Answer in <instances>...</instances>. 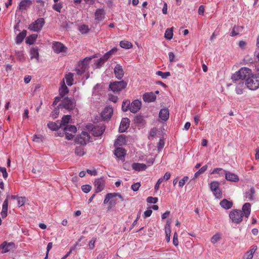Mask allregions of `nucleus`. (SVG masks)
I'll list each match as a JSON object with an SVG mask.
<instances>
[{
	"instance_id": "f257e3e1",
	"label": "nucleus",
	"mask_w": 259,
	"mask_h": 259,
	"mask_svg": "<svg viewBox=\"0 0 259 259\" xmlns=\"http://www.w3.org/2000/svg\"><path fill=\"white\" fill-rule=\"evenodd\" d=\"M245 84L249 90H256L259 88V77L256 75L248 77L246 80Z\"/></svg>"
},
{
	"instance_id": "f03ea898",
	"label": "nucleus",
	"mask_w": 259,
	"mask_h": 259,
	"mask_svg": "<svg viewBox=\"0 0 259 259\" xmlns=\"http://www.w3.org/2000/svg\"><path fill=\"white\" fill-rule=\"evenodd\" d=\"M76 103L73 99H71L68 97L65 98L59 105L61 108H65L69 111L74 109L75 107Z\"/></svg>"
},
{
	"instance_id": "7ed1b4c3",
	"label": "nucleus",
	"mask_w": 259,
	"mask_h": 259,
	"mask_svg": "<svg viewBox=\"0 0 259 259\" xmlns=\"http://www.w3.org/2000/svg\"><path fill=\"white\" fill-rule=\"evenodd\" d=\"M127 82L124 80L114 81L110 84L109 88L114 93H119L125 88Z\"/></svg>"
},
{
	"instance_id": "20e7f679",
	"label": "nucleus",
	"mask_w": 259,
	"mask_h": 259,
	"mask_svg": "<svg viewBox=\"0 0 259 259\" xmlns=\"http://www.w3.org/2000/svg\"><path fill=\"white\" fill-rule=\"evenodd\" d=\"M229 217L233 223L239 224L242 221L243 212L240 210L235 209L230 212Z\"/></svg>"
},
{
	"instance_id": "39448f33",
	"label": "nucleus",
	"mask_w": 259,
	"mask_h": 259,
	"mask_svg": "<svg viewBox=\"0 0 259 259\" xmlns=\"http://www.w3.org/2000/svg\"><path fill=\"white\" fill-rule=\"evenodd\" d=\"M45 24V20L44 18L37 19L34 22L31 23L28 29L35 32L40 31Z\"/></svg>"
},
{
	"instance_id": "423d86ee",
	"label": "nucleus",
	"mask_w": 259,
	"mask_h": 259,
	"mask_svg": "<svg viewBox=\"0 0 259 259\" xmlns=\"http://www.w3.org/2000/svg\"><path fill=\"white\" fill-rule=\"evenodd\" d=\"M64 132L66 135V139L70 140L74 137V135L76 132V127L72 125H67L63 127Z\"/></svg>"
},
{
	"instance_id": "0eeeda50",
	"label": "nucleus",
	"mask_w": 259,
	"mask_h": 259,
	"mask_svg": "<svg viewBox=\"0 0 259 259\" xmlns=\"http://www.w3.org/2000/svg\"><path fill=\"white\" fill-rule=\"evenodd\" d=\"M90 136L87 132H82L75 139L76 142L82 145H86L89 142Z\"/></svg>"
},
{
	"instance_id": "6e6552de",
	"label": "nucleus",
	"mask_w": 259,
	"mask_h": 259,
	"mask_svg": "<svg viewBox=\"0 0 259 259\" xmlns=\"http://www.w3.org/2000/svg\"><path fill=\"white\" fill-rule=\"evenodd\" d=\"M15 248V245L13 242L8 243L6 241H4L0 245V250H2L1 252L3 253L9 252L11 250H13Z\"/></svg>"
},
{
	"instance_id": "1a4fd4ad",
	"label": "nucleus",
	"mask_w": 259,
	"mask_h": 259,
	"mask_svg": "<svg viewBox=\"0 0 259 259\" xmlns=\"http://www.w3.org/2000/svg\"><path fill=\"white\" fill-rule=\"evenodd\" d=\"M105 180L101 178L96 179L95 181L94 185L95 187V193H99L101 192L105 187Z\"/></svg>"
},
{
	"instance_id": "9d476101",
	"label": "nucleus",
	"mask_w": 259,
	"mask_h": 259,
	"mask_svg": "<svg viewBox=\"0 0 259 259\" xmlns=\"http://www.w3.org/2000/svg\"><path fill=\"white\" fill-rule=\"evenodd\" d=\"M91 126L92 133L95 137L101 136L105 130V127L104 125H99L94 126L91 125Z\"/></svg>"
},
{
	"instance_id": "9b49d317",
	"label": "nucleus",
	"mask_w": 259,
	"mask_h": 259,
	"mask_svg": "<svg viewBox=\"0 0 259 259\" xmlns=\"http://www.w3.org/2000/svg\"><path fill=\"white\" fill-rule=\"evenodd\" d=\"M52 48L54 52L57 54L65 52L66 50V48L65 46L61 42L58 41L53 43Z\"/></svg>"
},
{
	"instance_id": "f8f14e48",
	"label": "nucleus",
	"mask_w": 259,
	"mask_h": 259,
	"mask_svg": "<svg viewBox=\"0 0 259 259\" xmlns=\"http://www.w3.org/2000/svg\"><path fill=\"white\" fill-rule=\"evenodd\" d=\"M113 109L112 107L108 106L104 108L101 113L102 117L104 120H108L113 114Z\"/></svg>"
},
{
	"instance_id": "ddd939ff",
	"label": "nucleus",
	"mask_w": 259,
	"mask_h": 259,
	"mask_svg": "<svg viewBox=\"0 0 259 259\" xmlns=\"http://www.w3.org/2000/svg\"><path fill=\"white\" fill-rule=\"evenodd\" d=\"M141 102L139 100H134L130 105V110L131 112L136 113L141 108Z\"/></svg>"
},
{
	"instance_id": "4468645a",
	"label": "nucleus",
	"mask_w": 259,
	"mask_h": 259,
	"mask_svg": "<svg viewBox=\"0 0 259 259\" xmlns=\"http://www.w3.org/2000/svg\"><path fill=\"white\" fill-rule=\"evenodd\" d=\"M114 72L116 78L119 80L121 79L124 75V71L120 64H117L114 69Z\"/></svg>"
},
{
	"instance_id": "2eb2a0df",
	"label": "nucleus",
	"mask_w": 259,
	"mask_h": 259,
	"mask_svg": "<svg viewBox=\"0 0 259 259\" xmlns=\"http://www.w3.org/2000/svg\"><path fill=\"white\" fill-rule=\"evenodd\" d=\"M130 125V119L127 118H123L120 122L119 131L120 133L124 132Z\"/></svg>"
},
{
	"instance_id": "dca6fc26",
	"label": "nucleus",
	"mask_w": 259,
	"mask_h": 259,
	"mask_svg": "<svg viewBox=\"0 0 259 259\" xmlns=\"http://www.w3.org/2000/svg\"><path fill=\"white\" fill-rule=\"evenodd\" d=\"M9 196H8L6 199L4 200L3 206L2 210L1 211V215L3 219H5L7 216V211L8 208V203H9Z\"/></svg>"
},
{
	"instance_id": "f3484780",
	"label": "nucleus",
	"mask_w": 259,
	"mask_h": 259,
	"mask_svg": "<svg viewBox=\"0 0 259 259\" xmlns=\"http://www.w3.org/2000/svg\"><path fill=\"white\" fill-rule=\"evenodd\" d=\"M241 80L245 79L246 77L249 76L251 73V70L247 67H242L238 71Z\"/></svg>"
},
{
	"instance_id": "a211bd4d",
	"label": "nucleus",
	"mask_w": 259,
	"mask_h": 259,
	"mask_svg": "<svg viewBox=\"0 0 259 259\" xmlns=\"http://www.w3.org/2000/svg\"><path fill=\"white\" fill-rule=\"evenodd\" d=\"M32 4L31 0H22L19 4V9L22 11L27 10Z\"/></svg>"
},
{
	"instance_id": "6ab92c4d",
	"label": "nucleus",
	"mask_w": 259,
	"mask_h": 259,
	"mask_svg": "<svg viewBox=\"0 0 259 259\" xmlns=\"http://www.w3.org/2000/svg\"><path fill=\"white\" fill-rule=\"evenodd\" d=\"M156 95L152 92L146 93L143 95V99L145 102H151L156 99Z\"/></svg>"
},
{
	"instance_id": "aec40b11",
	"label": "nucleus",
	"mask_w": 259,
	"mask_h": 259,
	"mask_svg": "<svg viewBox=\"0 0 259 259\" xmlns=\"http://www.w3.org/2000/svg\"><path fill=\"white\" fill-rule=\"evenodd\" d=\"M105 12L104 10L98 9L95 13V19L96 21L100 22L102 21L105 18Z\"/></svg>"
},
{
	"instance_id": "412c9836",
	"label": "nucleus",
	"mask_w": 259,
	"mask_h": 259,
	"mask_svg": "<svg viewBox=\"0 0 259 259\" xmlns=\"http://www.w3.org/2000/svg\"><path fill=\"white\" fill-rule=\"evenodd\" d=\"M225 178L227 181H231V182H238L239 181L238 176L232 173L230 171H226L225 173Z\"/></svg>"
},
{
	"instance_id": "4be33fe9",
	"label": "nucleus",
	"mask_w": 259,
	"mask_h": 259,
	"mask_svg": "<svg viewBox=\"0 0 259 259\" xmlns=\"http://www.w3.org/2000/svg\"><path fill=\"white\" fill-rule=\"evenodd\" d=\"M159 118L163 120L166 121L169 118V110L166 108H162L160 110L159 113Z\"/></svg>"
},
{
	"instance_id": "5701e85b",
	"label": "nucleus",
	"mask_w": 259,
	"mask_h": 259,
	"mask_svg": "<svg viewBox=\"0 0 259 259\" xmlns=\"http://www.w3.org/2000/svg\"><path fill=\"white\" fill-rule=\"evenodd\" d=\"M117 196H118V197L120 198L122 200H123V197L120 194H119L116 193H108L107 194H106L105 198L104 200V204H107L108 202L110 201V199L113 198L114 197Z\"/></svg>"
},
{
	"instance_id": "b1692460",
	"label": "nucleus",
	"mask_w": 259,
	"mask_h": 259,
	"mask_svg": "<svg viewBox=\"0 0 259 259\" xmlns=\"http://www.w3.org/2000/svg\"><path fill=\"white\" fill-rule=\"evenodd\" d=\"M251 211V205L249 203H245L242 206V212L244 216L248 218Z\"/></svg>"
},
{
	"instance_id": "393cba45",
	"label": "nucleus",
	"mask_w": 259,
	"mask_h": 259,
	"mask_svg": "<svg viewBox=\"0 0 259 259\" xmlns=\"http://www.w3.org/2000/svg\"><path fill=\"white\" fill-rule=\"evenodd\" d=\"M257 248V246H252V248L245 253L244 255V258L245 259H252L253 254L256 250Z\"/></svg>"
},
{
	"instance_id": "a878e982",
	"label": "nucleus",
	"mask_w": 259,
	"mask_h": 259,
	"mask_svg": "<svg viewBox=\"0 0 259 259\" xmlns=\"http://www.w3.org/2000/svg\"><path fill=\"white\" fill-rule=\"evenodd\" d=\"M114 154L117 157L122 158L126 154V151L122 148L118 147L114 150Z\"/></svg>"
},
{
	"instance_id": "bb28decb",
	"label": "nucleus",
	"mask_w": 259,
	"mask_h": 259,
	"mask_svg": "<svg viewBox=\"0 0 259 259\" xmlns=\"http://www.w3.org/2000/svg\"><path fill=\"white\" fill-rule=\"evenodd\" d=\"M132 167L135 170L140 171L146 170L147 166L144 163H133L132 164Z\"/></svg>"
},
{
	"instance_id": "cd10ccee",
	"label": "nucleus",
	"mask_w": 259,
	"mask_h": 259,
	"mask_svg": "<svg viewBox=\"0 0 259 259\" xmlns=\"http://www.w3.org/2000/svg\"><path fill=\"white\" fill-rule=\"evenodd\" d=\"M220 204L223 208L228 209L232 207L233 203L232 201L224 199L220 202Z\"/></svg>"
},
{
	"instance_id": "c85d7f7f",
	"label": "nucleus",
	"mask_w": 259,
	"mask_h": 259,
	"mask_svg": "<svg viewBox=\"0 0 259 259\" xmlns=\"http://www.w3.org/2000/svg\"><path fill=\"white\" fill-rule=\"evenodd\" d=\"M255 190L253 188H250L245 193V197L248 199V200L251 201L253 199Z\"/></svg>"
},
{
	"instance_id": "c756f323",
	"label": "nucleus",
	"mask_w": 259,
	"mask_h": 259,
	"mask_svg": "<svg viewBox=\"0 0 259 259\" xmlns=\"http://www.w3.org/2000/svg\"><path fill=\"white\" fill-rule=\"evenodd\" d=\"M26 30H23L19 33L16 37V42L17 44H21L26 35Z\"/></svg>"
},
{
	"instance_id": "7c9ffc66",
	"label": "nucleus",
	"mask_w": 259,
	"mask_h": 259,
	"mask_svg": "<svg viewBox=\"0 0 259 259\" xmlns=\"http://www.w3.org/2000/svg\"><path fill=\"white\" fill-rule=\"evenodd\" d=\"M30 55L31 59L35 58L38 61L39 60L38 50L37 48H32L30 51Z\"/></svg>"
},
{
	"instance_id": "2f4dec72",
	"label": "nucleus",
	"mask_w": 259,
	"mask_h": 259,
	"mask_svg": "<svg viewBox=\"0 0 259 259\" xmlns=\"http://www.w3.org/2000/svg\"><path fill=\"white\" fill-rule=\"evenodd\" d=\"M126 142V138L125 136L123 135H120L118 136L115 142V145L117 146H122L125 144Z\"/></svg>"
},
{
	"instance_id": "473e14b6",
	"label": "nucleus",
	"mask_w": 259,
	"mask_h": 259,
	"mask_svg": "<svg viewBox=\"0 0 259 259\" xmlns=\"http://www.w3.org/2000/svg\"><path fill=\"white\" fill-rule=\"evenodd\" d=\"M109 59V58L107 56V55L105 54L101 58L98 60L97 62L96 63L97 67H101L104 64V63L106 61H107Z\"/></svg>"
},
{
	"instance_id": "72a5a7b5",
	"label": "nucleus",
	"mask_w": 259,
	"mask_h": 259,
	"mask_svg": "<svg viewBox=\"0 0 259 259\" xmlns=\"http://www.w3.org/2000/svg\"><path fill=\"white\" fill-rule=\"evenodd\" d=\"M94 58H95V56H93L92 57H86L82 61L79 63V66H81L82 67H84L85 69H87L88 65L90 62V61Z\"/></svg>"
},
{
	"instance_id": "f704fd0d",
	"label": "nucleus",
	"mask_w": 259,
	"mask_h": 259,
	"mask_svg": "<svg viewBox=\"0 0 259 259\" xmlns=\"http://www.w3.org/2000/svg\"><path fill=\"white\" fill-rule=\"evenodd\" d=\"M65 78L68 85L71 86L73 84L74 79L73 73L70 72L68 73L65 75Z\"/></svg>"
},
{
	"instance_id": "c9c22d12",
	"label": "nucleus",
	"mask_w": 259,
	"mask_h": 259,
	"mask_svg": "<svg viewBox=\"0 0 259 259\" xmlns=\"http://www.w3.org/2000/svg\"><path fill=\"white\" fill-rule=\"evenodd\" d=\"M48 126L52 131H57L61 127V124H60V122L56 123L53 122H50L48 124Z\"/></svg>"
},
{
	"instance_id": "e433bc0d",
	"label": "nucleus",
	"mask_w": 259,
	"mask_h": 259,
	"mask_svg": "<svg viewBox=\"0 0 259 259\" xmlns=\"http://www.w3.org/2000/svg\"><path fill=\"white\" fill-rule=\"evenodd\" d=\"M69 90L67 86L65 84L64 82L61 85L59 89V94L61 97H64L65 95L68 93Z\"/></svg>"
},
{
	"instance_id": "4c0bfd02",
	"label": "nucleus",
	"mask_w": 259,
	"mask_h": 259,
	"mask_svg": "<svg viewBox=\"0 0 259 259\" xmlns=\"http://www.w3.org/2000/svg\"><path fill=\"white\" fill-rule=\"evenodd\" d=\"M37 37V34H32L29 35L26 39V43L29 45H32L36 40Z\"/></svg>"
},
{
	"instance_id": "58836bf2",
	"label": "nucleus",
	"mask_w": 259,
	"mask_h": 259,
	"mask_svg": "<svg viewBox=\"0 0 259 259\" xmlns=\"http://www.w3.org/2000/svg\"><path fill=\"white\" fill-rule=\"evenodd\" d=\"M226 172V170H224L222 168H214L212 171L211 172V174H218V177H222L225 175Z\"/></svg>"
},
{
	"instance_id": "ea45409f",
	"label": "nucleus",
	"mask_w": 259,
	"mask_h": 259,
	"mask_svg": "<svg viewBox=\"0 0 259 259\" xmlns=\"http://www.w3.org/2000/svg\"><path fill=\"white\" fill-rule=\"evenodd\" d=\"M120 46L124 49H128L133 47L132 44L126 40H122L120 42L119 44Z\"/></svg>"
},
{
	"instance_id": "a19ab883",
	"label": "nucleus",
	"mask_w": 259,
	"mask_h": 259,
	"mask_svg": "<svg viewBox=\"0 0 259 259\" xmlns=\"http://www.w3.org/2000/svg\"><path fill=\"white\" fill-rule=\"evenodd\" d=\"M165 232L166 237L167 241L168 242L170 240V236L171 233L170 223L167 221L166 225L165 227Z\"/></svg>"
},
{
	"instance_id": "79ce46f5",
	"label": "nucleus",
	"mask_w": 259,
	"mask_h": 259,
	"mask_svg": "<svg viewBox=\"0 0 259 259\" xmlns=\"http://www.w3.org/2000/svg\"><path fill=\"white\" fill-rule=\"evenodd\" d=\"M243 88H244V82L243 81H241L239 82L236 88V93L238 95H241L243 93Z\"/></svg>"
},
{
	"instance_id": "37998d69",
	"label": "nucleus",
	"mask_w": 259,
	"mask_h": 259,
	"mask_svg": "<svg viewBox=\"0 0 259 259\" xmlns=\"http://www.w3.org/2000/svg\"><path fill=\"white\" fill-rule=\"evenodd\" d=\"M165 37L167 39H171L173 36V28L172 27L167 28L164 34Z\"/></svg>"
},
{
	"instance_id": "c03bdc74",
	"label": "nucleus",
	"mask_w": 259,
	"mask_h": 259,
	"mask_svg": "<svg viewBox=\"0 0 259 259\" xmlns=\"http://www.w3.org/2000/svg\"><path fill=\"white\" fill-rule=\"evenodd\" d=\"M79 31L82 34H86L90 31L89 27L85 24H81L79 26Z\"/></svg>"
},
{
	"instance_id": "a18cd8bd",
	"label": "nucleus",
	"mask_w": 259,
	"mask_h": 259,
	"mask_svg": "<svg viewBox=\"0 0 259 259\" xmlns=\"http://www.w3.org/2000/svg\"><path fill=\"white\" fill-rule=\"evenodd\" d=\"M130 101L128 100H124L122 104V109L123 111L125 112L130 110Z\"/></svg>"
},
{
	"instance_id": "49530a36",
	"label": "nucleus",
	"mask_w": 259,
	"mask_h": 259,
	"mask_svg": "<svg viewBox=\"0 0 259 259\" xmlns=\"http://www.w3.org/2000/svg\"><path fill=\"white\" fill-rule=\"evenodd\" d=\"M75 153L79 156H83L84 154L83 148L81 146L76 147L75 149Z\"/></svg>"
},
{
	"instance_id": "de8ad7c7",
	"label": "nucleus",
	"mask_w": 259,
	"mask_h": 259,
	"mask_svg": "<svg viewBox=\"0 0 259 259\" xmlns=\"http://www.w3.org/2000/svg\"><path fill=\"white\" fill-rule=\"evenodd\" d=\"M70 119H71L70 115H64L62 118L61 122L60 123V124H61V127L62 126H64V127L65 126H66L65 124H67L69 122Z\"/></svg>"
},
{
	"instance_id": "09e8293b",
	"label": "nucleus",
	"mask_w": 259,
	"mask_h": 259,
	"mask_svg": "<svg viewBox=\"0 0 259 259\" xmlns=\"http://www.w3.org/2000/svg\"><path fill=\"white\" fill-rule=\"evenodd\" d=\"M220 183L218 181H213L210 184V188L211 191L217 190L219 188Z\"/></svg>"
},
{
	"instance_id": "8fccbe9b",
	"label": "nucleus",
	"mask_w": 259,
	"mask_h": 259,
	"mask_svg": "<svg viewBox=\"0 0 259 259\" xmlns=\"http://www.w3.org/2000/svg\"><path fill=\"white\" fill-rule=\"evenodd\" d=\"M156 74L161 77L162 78L165 79L167 77L170 76V73L169 72H162L161 71H158L156 72Z\"/></svg>"
},
{
	"instance_id": "3c124183",
	"label": "nucleus",
	"mask_w": 259,
	"mask_h": 259,
	"mask_svg": "<svg viewBox=\"0 0 259 259\" xmlns=\"http://www.w3.org/2000/svg\"><path fill=\"white\" fill-rule=\"evenodd\" d=\"M212 192H213V194L215 196L216 198L220 199L222 197V192L221 190L220 189V188Z\"/></svg>"
},
{
	"instance_id": "603ef678",
	"label": "nucleus",
	"mask_w": 259,
	"mask_h": 259,
	"mask_svg": "<svg viewBox=\"0 0 259 259\" xmlns=\"http://www.w3.org/2000/svg\"><path fill=\"white\" fill-rule=\"evenodd\" d=\"M17 58L21 61L25 60V56L23 51H17L16 52Z\"/></svg>"
},
{
	"instance_id": "864d4df0",
	"label": "nucleus",
	"mask_w": 259,
	"mask_h": 259,
	"mask_svg": "<svg viewBox=\"0 0 259 259\" xmlns=\"http://www.w3.org/2000/svg\"><path fill=\"white\" fill-rule=\"evenodd\" d=\"M26 201V198L25 197H19L17 198V204L19 207L23 206Z\"/></svg>"
},
{
	"instance_id": "5fc2aeb1",
	"label": "nucleus",
	"mask_w": 259,
	"mask_h": 259,
	"mask_svg": "<svg viewBox=\"0 0 259 259\" xmlns=\"http://www.w3.org/2000/svg\"><path fill=\"white\" fill-rule=\"evenodd\" d=\"M92 189V186L90 185H84L81 186L82 191L85 193H89Z\"/></svg>"
},
{
	"instance_id": "6e6d98bb",
	"label": "nucleus",
	"mask_w": 259,
	"mask_h": 259,
	"mask_svg": "<svg viewBox=\"0 0 259 259\" xmlns=\"http://www.w3.org/2000/svg\"><path fill=\"white\" fill-rule=\"evenodd\" d=\"M220 235L219 234H214L211 238V242L213 244L217 243L220 239Z\"/></svg>"
},
{
	"instance_id": "4d7b16f0",
	"label": "nucleus",
	"mask_w": 259,
	"mask_h": 259,
	"mask_svg": "<svg viewBox=\"0 0 259 259\" xmlns=\"http://www.w3.org/2000/svg\"><path fill=\"white\" fill-rule=\"evenodd\" d=\"M55 3L56 4L54 5L53 7L54 10H55V11H56L58 12H60L62 8V4L60 3Z\"/></svg>"
},
{
	"instance_id": "13d9d810",
	"label": "nucleus",
	"mask_w": 259,
	"mask_h": 259,
	"mask_svg": "<svg viewBox=\"0 0 259 259\" xmlns=\"http://www.w3.org/2000/svg\"><path fill=\"white\" fill-rule=\"evenodd\" d=\"M231 78L233 81L241 80V78L240 77V75L239 74L238 71L236 72L234 74L232 75Z\"/></svg>"
},
{
	"instance_id": "bf43d9fd",
	"label": "nucleus",
	"mask_w": 259,
	"mask_h": 259,
	"mask_svg": "<svg viewBox=\"0 0 259 259\" xmlns=\"http://www.w3.org/2000/svg\"><path fill=\"white\" fill-rule=\"evenodd\" d=\"M158 201V198L156 197H153L151 196L148 197L147 198V202L149 203L155 204Z\"/></svg>"
},
{
	"instance_id": "052dcab7",
	"label": "nucleus",
	"mask_w": 259,
	"mask_h": 259,
	"mask_svg": "<svg viewBox=\"0 0 259 259\" xmlns=\"http://www.w3.org/2000/svg\"><path fill=\"white\" fill-rule=\"evenodd\" d=\"M189 178L187 176L184 177L182 179H181L179 183V185L180 187H183L186 182L188 180Z\"/></svg>"
},
{
	"instance_id": "680f3d73",
	"label": "nucleus",
	"mask_w": 259,
	"mask_h": 259,
	"mask_svg": "<svg viewBox=\"0 0 259 259\" xmlns=\"http://www.w3.org/2000/svg\"><path fill=\"white\" fill-rule=\"evenodd\" d=\"M140 186H141L140 183L138 182V183L133 184L131 186V189L134 191H137L139 190Z\"/></svg>"
},
{
	"instance_id": "e2e57ef3",
	"label": "nucleus",
	"mask_w": 259,
	"mask_h": 259,
	"mask_svg": "<svg viewBox=\"0 0 259 259\" xmlns=\"http://www.w3.org/2000/svg\"><path fill=\"white\" fill-rule=\"evenodd\" d=\"M0 171L3 174L4 178L6 179L8 176V173L7 172L6 168L5 167H0Z\"/></svg>"
},
{
	"instance_id": "0e129e2a",
	"label": "nucleus",
	"mask_w": 259,
	"mask_h": 259,
	"mask_svg": "<svg viewBox=\"0 0 259 259\" xmlns=\"http://www.w3.org/2000/svg\"><path fill=\"white\" fill-rule=\"evenodd\" d=\"M239 34V31L238 30V28L237 27L234 26L233 29H232V30L231 32V36H236L237 35Z\"/></svg>"
},
{
	"instance_id": "69168bd1",
	"label": "nucleus",
	"mask_w": 259,
	"mask_h": 259,
	"mask_svg": "<svg viewBox=\"0 0 259 259\" xmlns=\"http://www.w3.org/2000/svg\"><path fill=\"white\" fill-rule=\"evenodd\" d=\"M173 244L176 246H178V244H179V241H178V234H177V233L176 232L175 233V234H174Z\"/></svg>"
},
{
	"instance_id": "338daca9",
	"label": "nucleus",
	"mask_w": 259,
	"mask_h": 259,
	"mask_svg": "<svg viewBox=\"0 0 259 259\" xmlns=\"http://www.w3.org/2000/svg\"><path fill=\"white\" fill-rule=\"evenodd\" d=\"M117 49L114 48L110 50L109 51L107 52L106 53H105L106 55H107V56L110 58L111 56L117 51Z\"/></svg>"
},
{
	"instance_id": "774afa93",
	"label": "nucleus",
	"mask_w": 259,
	"mask_h": 259,
	"mask_svg": "<svg viewBox=\"0 0 259 259\" xmlns=\"http://www.w3.org/2000/svg\"><path fill=\"white\" fill-rule=\"evenodd\" d=\"M79 68L76 69V71L77 72V74L80 75L85 72L86 69L81 66H79Z\"/></svg>"
}]
</instances>
